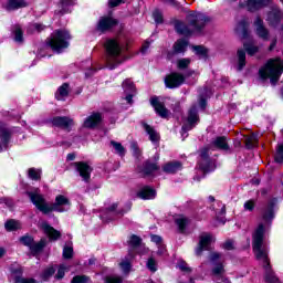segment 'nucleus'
<instances>
[{"mask_svg": "<svg viewBox=\"0 0 283 283\" xmlns=\"http://www.w3.org/2000/svg\"><path fill=\"white\" fill-rule=\"evenodd\" d=\"M151 105L155 108V112L161 116V118H167L169 112L167 108H165V105H163L160 102H158L157 98L151 99Z\"/></svg>", "mask_w": 283, "mask_h": 283, "instance_id": "nucleus-23", "label": "nucleus"}, {"mask_svg": "<svg viewBox=\"0 0 283 283\" xmlns=\"http://www.w3.org/2000/svg\"><path fill=\"white\" fill-rule=\"evenodd\" d=\"M28 196L34 207H36V209L42 213H50L51 211H56L57 213H65V211H70V207H72V202H70V199L63 195H57L55 197L54 203H52L51 206L45 202V198H43V195L36 191L28 192Z\"/></svg>", "mask_w": 283, "mask_h": 283, "instance_id": "nucleus-2", "label": "nucleus"}, {"mask_svg": "<svg viewBox=\"0 0 283 283\" xmlns=\"http://www.w3.org/2000/svg\"><path fill=\"white\" fill-rule=\"evenodd\" d=\"M129 243H130L133 247H138V244H140V237L132 235V237H130V240H129Z\"/></svg>", "mask_w": 283, "mask_h": 283, "instance_id": "nucleus-57", "label": "nucleus"}, {"mask_svg": "<svg viewBox=\"0 0 283 283\" xmlns=\"http://www.w3.org/2000/svg\"><path fill=\"white\" fill-rule=\"evenodd\" d=\"M106 48V65L109 70H116L118 65L125 62V55H123V48L118 41L111 39L105 43Z\"/></svg>", "mask_w": 283, "mask_h": 283, "instance_id": "nucleus-3", "label": "nucleus"}, {"mask_svg": "<svg viewBox=\"0 0 283 283\" xmlns=\"http://www.w3.org/2000/svg\"><path fill=\"white\" fill-rule=\"evenodd\" d=\"M123 90L124 94H126L125 101L128 103V105H132V103H134L133 98L136 96V86H134V82L130 80H125L123 82Z\"/></svg>", "mask_w": 283, "mask_h": 283, "instance_id": "nucleus-13", "label": "nucleus"}, {"mask_svg": "<svg viewBox=\"0 0 283 283\" xmlns=\"http://www.w3.org/2000/svg\"><path fill=\"white\" fill-rule=\"evenodd\" d=\"M14 34V41L17 43H23V30H21V27L15 25L13 30Z\"/></svg>", "mask_w": 283, "mask_h": 283, "instance_id": "nucleus-37", "label": "nucleus"}, {"mask_svg": "<svg viewBox=\"0 0 283 283\" xmlns=\"http://www.w3.org/2000/svg\"><path fill=\"white\" fill-rule=\"evenodd\" d=\"M238 56V70H242L247 65V53L243 50H239L237 53Z\"/></svg>", "mask_w": 283, "mask_h": 283, "instance_id": "nucleus-33", "label": "nucleus"}, {"mask_svg": "<svg viewBox=\"0 0 283 283\" xmlns=\"http://www.w3.org/2000/svg\"><path fill=\"white\" fill-rule=\"evenodd\" d=\"M149 50V42H145L143 45H142V54H147V51Z\"/></svg>", "mask_w": 283, "mask_h": 283, "instance_id": "nucleus-63", "label": "nucleus"}, {"mask_svg": "<svg viewBox=\"0 0 283 283\" xmlns=\"http://www.w3.org/2000/svg\"><path fill=\"white\" fill-rule=\"evenodd\" d=\"M163 169L166 174H176V171H180V169H182V164L179 161L168 163L164 165Z\"/></svg>", "mask_w": 283, "mask_h": 283, "instance_id": "nucleus-27", "label": "nucleus"}, {"mask_svg": "<svg viewBox=\"0 0 283 283\" xmlns=\"http://www.w3.org/2000/svg\"><path fill=\"white\" fill-rule=\"evenodd\" d=\"M253 209H255V201H253V200H248V201L244 203V210H245V211H253Z\"/></svg>", "mask_w": 283, "mask_h": 283, "instance_id": "nucleus-54", "label": "nucleus"}, {"mask_svg": "<svg viewBox=\"0 0 283 283\" xmlns=\"http://www.w3.org/2000/svg\"><path fill=\"white\" fill-rule=\"evenodd\" d=\"M182 83H185V76L180 73H171L165 78L166 87H169L170 90H174V87H180Z\"/></svg>", "mask_w": 283, "mask_h": 283, "instance_id": "nucleus-11", "label": "nucleus"}, {"mask_svg": "<svg viewBox=\"0 0 283 283\" xmlns=\"http://www.w3.org/2000/svg\"><path fill=\"white\" fill-rule=\"evenodd\" d=\"M283 72V62L281 59L268 61V63L259 71L261 78H270L272 85L280 81Z\"/></svg>", "mask_w": 283, "mask_h": 283, "instance_id": "nucleus-4", "label": "nucleus"}, {"mask_svg": "<svg viewBox=\"0 0 283 283\" xmlns=\"http://www.w3.org/2000/svg\"><path fill=\"white\" fill-rule=\"evenodd\" d=\"M69 94H70V85L67 83H64L57 88L55 93V98L57 101H65Z\"/></svg>", "mask_w": 283, "mask_h": 283, "instance_id": "nucleus-24", "label": "nucleus"}, {"mask_svg": "<svg viewBox=\"0 0 283 283\" xmlns=\"http://www.w3.org/2000/svg\"><path fill=\"white\" fill-rule=\"evenodd\" d=\"M8 143H10V130L2 129L0 133V151L8 149Z\"/></svg>", "mask_w": 283, "mask_h": 283, "instance_id": "nucleus-25", "label": "nucleus"}, {"mask_svg": "<svg viewBox=\"0 0 283 283\" xmlns=\"http://www.w3.org/2000/svg\"><path fill=\"white\" fill-rule=\"evenodd\" d=\"M101 120H103L101 113H92L84 119L83 127L85 129H94V127L101 125Z\"/></svg>", "mask_w": 283, "mask_h": 283, "instance_id": "nucleus-12", "label": "nucleus"}, {"mask_svg": "<svg viewBox=\"0 0 283 283\" xmlns=\"http://www.w3.org/2000/svg\"><path fill=\"white\" fill-rule=\"evenodd\" d=\"M21 244L24 247H28L31 251V253H39L43 251V247H45V239H42L40 242H34V239L30 235H24L20 238Z\"/></svg>", "mask_w": 283, "mask_h": 283, "instance_id": "nucleus-8", "label": "nucleus"}, {"mask_svg": "<svg viewBox=\"0 0 283 283\" xmlns=\"http://www.w3.org/2000/svg\"><path fill=\"white\" fill-rule=\"evenodd\" d=\"M213 240V235L209 233H202L199 238V244L196 249V254L201 255L203 251H207L209 249V244H211Z\"/></svg>", "mask_w": 283, "mask_h": 283, "instance_id": "nucleus-15", "label": "nucleus"}, {"mask_svg": "<svg viewBox=\"0 0 283 283\" xmlns=\"http://www.w3.org/2000/svg\"><path fill=\"white\" fill-rule=\"evenodd\" d=\"M158 169H160V167H158L157 164L147 163L144 168V174L146 176H149V175L154 174V171H158Z\"/></svg>", "mask_w": 283, "mask_h": 283, "instance_id": "nucleus-36", "label": "nucleus"}, {"mask_svg": "<svg viewBox=\"0 0 283 283\" xmlns=\"http://www.w3.org/2000/svg\"><path fill=\"white\" fill-rule=\"evenodd\" d=\"M190 63V59H180L177 61V66L179 70H186V67H189Z\"/></svg>", "mask_w": 283, "mask_h": 283, "instance_id": "nucleus-42", "label": "nucleus"}, {"mask_svg": "<svg viewBox=\"0 0 283 283\" xmlns=\"http://www.w3.org/2000/svg\"><path fill=\"white\" fill-rule=\"evenodd\" d=\"M199 120L200 118L198 117V109H196V106H192L189 109L188 117L182 126V136H185V134H187V132L190 129H193V126L198 125Z\"/></svg>", "mask_w": 283, "mask_h": 283, "instance_id": "nucleus-9", "label": "nucleus"}, {"mask_svg": "<svg viewBox=\"0 0 283 283\" xmlns=\"http://www.w3.org/2000/svg\"><path fill=\"white\" fill-rule=\"evenodd\" d=\"M130 149H132L133 156H135V158H140V148H138V144L132 143Z\"/></svg>", "mask_w": 283, "mask_h": 283, "instance_id": "nucleus-50", "label": "nucleus"}, {"mask_svg": "<svg viewBox=\"0 0 283 283\" xmlns=\"http://www.w3.org/2000/svg\"><path fill=\"white\" fill-rule=\"evenodd\" d=\"M40 228L48 235L49 240H57L61 238V232L54 229L52 226L48 224L45 221L40 222Z\"/></svg>", "mask_w": 283, "mask_h": 283, "instance_id": "nucleus-17", "label": "nucleus"}, {"mask_svg": "<svg viewBox=\"0 0 283 283\" xmlns=\"http://www.w3.org/2000/svg\"><path fill=\"white\" fill-rule=\"evenodd\" d=\"M65 271H69V268L65 265H60L55 275L56 280H63V277L65 276Z\"/></svg>", "mask_w": 283, "mask_h": 283, "instance_id": "nucleus-46", "label": "nucleus"}, {"mask_svg": "<svg viewBox=\"0 0 283 283\" xmlns=\"http://www.w3.org/2000/svg\"><path fill=\"white\" fill-rule=\"evenodd\" d=\"M209 259L210 262H212L211 275L214 282L221 280V282L223 283H231L227 280V277H224V273H227V271L224 270V263L222 262V254L218 252H212Z\"/></svg>", "mask_w": 283, "mask_h": 283, "instance_id": "nucleus-6", "label": "nucleus"}, {"mask_svg": "<svg viewBox=\"0 0 283 283\" xmlns=\"http://www.w3.org/2000/svg\"><path fill=\"white\" fill-rule=\"evenodd\" d=\"M15 283H36L34 279L15 277Z\"/></svg>", "mask_w": 283, "mask_h": 283, "instance_id": "nucleus-56", "label": "nucleus"}, {"mask_svg": "<svg viewBox=\"0 0 283 283\" xmlns=\"http://www.w3.org/2000/svg\"><path fill=\"white\" fill-rule=\"evenodd\" d=\"M123 280L120 277L116 276H107L106 277V283H122Z\"/></svg>", "mask_w": 283, "mask_h": 283, "instance_id": "nucleus-59", "label": "nucleus"}, {"mask_svg": "<svg viewBox=\"0 0 283 283\" xmlns=\"http://www.w3.org/2000/svg\"><path fill=\"white\" fill-rule=\"evenodd\" d=\"M116 23H118V21H116V19L112 18L111 15L103 17L98 21L97 30L99 32H106V30H112Z\"/></svg>", "mask_w": 283, "mask_h": 283, "instance_id": "nucleus-16", "label": "nucleus"}, {"mask_svg": "<svg viewBox=\"0 0 283 283\" xmlns=\"http://www.w3.org/2000/svg\"><path fill=\"white\" fill-rule=\"evenodd\" d=\"M254 32L259 39H262L263 41H269V30H266V27H264V22L262 19L256 18L254 20Z\"/></svg>", "mask_w": 283, "mask_h": 283, "instance_id": "nucleus-14", "label": "nucleus"}, {"mask_svg": "<svg viewBox=\"0 0 283 283\" xmlns=\"http://www.w3.org/2000/svg\"><path fill=\"white\" fill-rule=\"evenodd\" d=\"M75 167H76L81 178H83V180H85L87 182V180H90V176L92 174V167L83 161L75 163Z\"/></svg>", "mask_w": 283, "mask_h": 283, "instance_id": "nucleus-19", "label": "nucleus"}, {"mask_svg": "<svg viewBox=\"0 0 283 283\" xmlns=\"http://www.w3.org/2000/svg\"><path fill=\"white\" fill-rule=\"evenodd\" d=\"M41 30H43V25L41 24L35 23L29 27L30 32H41Z\"/></svg>", "mask_w": 283, "mask_h": 283, "instance_id": "nucleus-58", "label": "nucleus"}, {"mask_svg": "<svg viewBox=\"0 0 283 283\" xmlns=\"http://www.w3.org/2000/svg\"><path fill=\"white\" fill-rule=\"evenodd\" d=\"M111 145L115 149V153L118 154V156L123 157V156H125V154H127V150L125 149L123 144L117 143V142H111Z\"/></svg>", "mask_w": 283, "mask_h": 283, "instance_id": "nucleus-35", "label": "nucleus"}, {"mask_svg": "<svg viewBox=\"0 0 283 283\" xmlns=\"http://www.w3.org/2000/svg\"><path fill=\"white\" fill-rule=\"evenodd\" d=\"M134 256L132 254H129L128 256H126L120 263L119 266L123 271V273H129V271H132V259Z\"/></svg>", "mask_w": 283, "mask_h": 283, "instance_id": "nucleus-29", "label": "nucleus"}, {"mask_svg": "<svg viewBox=\"0 0 283 283\" xmlns=\"http://www.w3.org/2000/svg\"><path fill=\"white\" fill-rule=\"evenodd\" d=\"M74 255V248L72 245H65L63 249V258L64 260H70Z\"/></svg>", "mask_w": 283, "mask_h": 283, "instance_id": "nucleus-39", "label": "nucleus"}, {"mask_svg": "<svg viewBox=\"0 0 283 283\" xmlns=\"http://www.w3.org/2000/svg\"><path fill=\"white\" fill-rule=\"evenodd\" d=\"M223 247L228 251H231L233 249V241H227Z\"/></svg>", "mask_w": 283, "mask_h": 283, "instance_id": "nucleus-64", "label": "nucleus"}, {"mask_svg": "<svg viewBox=\"0 0 283 283\" xmlns=\"http://www.w3.org/2000/svg\"><path fill=\"white\" fill-rule=\"evenodd\" d=\"M118 209V203H113L109 209H108V216H116V213H119V216H123V213H125V211L119 210Z\"/></svg>", "mask_w": 283, "mask_h": 283, "instance_id": "nucleus-44", "label": "nucleus"}, {"mask_svg": "<svg viewBox=\"0 0 283 283\" xmlns=\"http://www.w3.org/2000/svg\"><path fill=\"white\" fill-rule=\"evenodd\" d=\"M70 39H72L70 32L66 30H57L52 33L48 43L53 52L61 53L63 50H66V48H70Z\"/></svg>", "mask_w": 283, "mask_h": 283, "instance_id": "nucleus-5", "label": "nucleus"}, {"mask_svg": "<svg viewBox=\"0 0 283 283\" xmlns=\"http://www.w3.org/2000/svg\"><path fill=\"white\" fill-rule=\"evenodd\" d=\"M275 216V210L273 203H269L263 212V220L269 222V220H273Z\"/></svg>", "mask_w": 283, "mask_h": 283, "instance_id": "nucleus-31", "label": "nucleus"}, {"mask_svg": "<svg viewBox=\"0 0 283 283\" xmlns=\"http://www.w3.org/2000/svg\"><path fill=\"white\" fill-rule=\"evenodd\" d=\"M207 151H209V148H203L201 150V160H202V164L199 165V169H202V171L205 174L211 171V161H209V155L207 154Z\"/></svg>", "mask_w": 283, "mask_h": 283, "instance_id": "nucleus-21", "label": "nucleus"}, {"mask_svg": "<svg viewBox=\"0 0 283 283\" xmlns=\"http://www.w3.org/2000/svg\"><path fill=\"white\" fill-rule=\"evenodd\" d=\"M176 30L179 32V34H189V30H187V27H185L182 23L177 24Z\"/></svg>", "mask_w": 283, "mask_h": 283, "instance_id": "nucleus-53", "label": "nucleus"}, {"mask_svg": "<svg viewBox=\"0 0 283 283\" xmlns=\"http://www.w3.org/2000/svg\"><path fill=\"white\" fill-rule=\"evenodd\" d=\"M193 52L198 55L205 59L207 56V49L205 46H193Z\"/></svg>", "mask_w": 283, "mask_h": 283, "instance_id": "nucleus-43", "label": "nucleus"}, {"mask_svg": "<svg viewBox=\"0 0 283 283\" xmlns=\"http://www.w3.org/2000/svg\"><path fill=\"white\" fill-rule=\"evenodd\" d=\"M223 149L227 150L229 149V144L227 143V137H218L217 140L212 143V149Z\"/></svg>", "mask_w": 283, "mask_h": 283, "instance_id": "nucleus-28", "label": "nucleus"}, {"mask_svg": "<svg viewBox=\"0 0 283 283\" xmlns=\"http://www.w3.org/2000/svg\"><path fill=\"white\" fill-rule=\"evenodd\" d=\"M224 213H227V208L222 206L219 214H217V219L219 220V222H222V224H224V219H223Z\"/></svg>", "mask_w": 283, "mask_h": 283, "instance_id": "nucleus-55", "label": "nucleus"}, {"mask_svg": "<svg viewBox=\"0 0 283 283\" xmlns=\"http://www.w3.org/2000/svg\"><path fill=\"white\" fill-rule=\"evenodd\" d=\"M275 163H283V144L277 146Z\"/></svg>", "mask_w": 283, "mask_h": 283, "instance_id": "nucleus-45", "label": "nucleus"}, {"mask_svg": "<svg viewBox=\"0 0 283 283\" xmlns=\"http://www.w3.org/2000/svg\"><path fill=\"white\" fill-rule=\"evenodd\" d=\"M147 269L151 271V273H156L158 271V263L154 258L148 259Z\"/></svg>", "mask_w": 283, "mask_h": 283, "instance_id": "nucleus-41", "label": "nucleus"}, {"mask_svg": "<svg viewBox=\"0 0 283 283\" xmlns=\"http://www.w3.org/2000/svg\"><path fill=\"white\" fill-rule=\"evenodd\" d=\"M153 19L156 23H163V13L159 10L153 12Z\"/></svg>", "mask_w": 283, "mask_h": 283, "instance_id": "nucleus-51", "label": "nucleus"}, {"mask_svg": "<svg viewBox=\"0 0 283 283\" xmlns=\"http://www.w3.org/2000/svg\"><path fill=\"white\" fill-rule=\"evenodd\" d=\"M258 143V137L255 135H252L250 137H245V145L247 147L251 148Z\"/></svg>", "mask_w": 283, "mask_h": 283, "instance_id": "nucleus-47", "label": "nucleus"}, {"mask_svg": "<svg viewBox=\"0 0 283 283\" xmlns=\"http://www.w3.org/2000/svg\"><path fill=\"white\" fill-rule=\"evenodd\" d=\"M4 229L8 231H19V229H21V222L14 219L8 220L4 223Z\"/></svg>", "mask_w": 283, "mask_h": 283, "instance_id": "nucleus-32", "label": "nucleus"}, {"mask_svg": "<svg viewBox=\"0 0 283 283\" xmlns=\"http://www.w3.org/2000/svg\"><path fill=\"white\" fill-rule=\"evenodd\" d=\"M230 1L231 3H235L238 0ZM269 3H271V0H239V7L245 8L250 12H255L256 10L264 8V6H269Z\"/></svg>", "mask_w": 283, "mask_h": 283, "instance_id": "nucleus-7", "label": "nucleus"}, {"mask_svg": "<svg viewBox=\"0 0 283 283\" xmlns=\"http://www.w3.org/2000/svg\"><path fill=\"white\" fill-rule=\"evenodd\" d=\"M244 50L245 52H248L249 56H253V54H256L258 52V46L253 45V43L251 42H248V43H244Z\"/></svg>", "mask_w": 283, "mask_h": 283, "instance_id": "nucleus-38", "label": "nucleus"}, {"mask_svg": "<svg viewBox=\"0 0 283 283\" xmlns=\"http://www.w3.org/2000/svg\"><path fill=\"white\" fill-rule=\"evenodd\" d=\"M274 18V20L276 21V23H277V21H280V12H272V13H270L269 14V20L271 21V19H273Z\"/></svg>", "mask_w": 283, "mask_h": 283, "instance_id": "nucleus-61", "label": "nucleus"}, {"mask_svg": "<svg viewBox=\"0 0 283 283\" xmlns=\"http://www.w3.org/2000/svg\"><path fill=\"white\" fill-rule=\"evenodd\" d=\"M144 129L149 136V140L151 143H158V140H160V135L158 134V132H156V129H154V127L149 126V124H144Z\"/></svg>", "mask_w": 283, "mask_h": 283, "instance_id": "nucleus-26", "label": "nucleus"}, {"mask_svg": "<svg viewBox=\"0 0 283 283\" xmlns=\"http://www.w3.org/2000/svg\"><path fill=\"white\" fill-rule=\"evenodd\" d=\"M55 271L56 270L53 266L48 268L42 274L43 280H48L49 277H52V275H54Z\"/></svg>", "mask_w": 283, "mask_h": 283, "instance_id": "nucleus-48", "label": "nucleus"}, {"mask_svg": "<svg viewBox=\"0 0 283 283\" xmlns=\"http://www.w3.org/2000/svg\"><path fill=\"white\" fill-rule=\"evenodd\" d=\"M28 7V1L25 0H7L3 4L4 10L8 12H12L14 10H19V8Z\"/></svg>", "mask_w": 283, "mask_h": 283, "instance_id": "nucleus-20", "label": "nucleus"}, {"mask_svg": "<svg viewBox=\"0 0 283 283\" xmlns=\"http://www.w3.org/2000/svg\"><path fill=\"white\" fill-rule=\"evenodd\" d=\"M264 233H266V228L263 223H260L253 233V251L256 260L261 262L263 269H265V282L266 283H280L277 276L271 271L269 268V250L262 247V242H264Z\"/></svg>", "mask_w": 283, "mask_h": 283, "instance_id": "nucleus-1", "label": "nucleus"}, {"mask_svg": "<svg viewBox=\"0 0 283 283\" xmlns=\"http://www.w3.org/2000/svg\"><path fill=\"white\" fill-rule=\"evenodd\" d=\"M188 19L197 32H200V29L209 23V18L203 13H191L188 15Z\"/></svg>", "mask_w": 283, "mask_h": 283, "instance_id": "nucleus-10", "label": "nucleus"}, {"mask_svg": "<svg viewBox=\"0 0 283 283\" xmlns=\"http://www.w3.org/2000/svg\"><path fill=\"white\" fill-rule=\"evenodd\" d=\"M137 196L142 200H154V198H156V190L149 187H144L138 191Z\"/></svg>", "mask_w": 283, "mask_h": 283, "instance_id": "nucleus-22", "label": "nucleus"}, {"mask_svg": "<svg viewBox=\"0 0 283 283\" xmlns=\"http://www.w3.org/2000/svg\"><path fill=\"white\" fill-rule=\"evenodd\" d=\"M178 268L180 271H191V269H189L185 262H179Z\"/></svg>", "mask_w": 283, "mask_h": 283, "instance_id": "nucleus-62", "label": "nucleus"}, {"mask_svg": "<svg viewBox=\"0 0 283 283\" xmlns=\"http://www.w3.org/2000/svg\"><path fill=\"white\" fill-rule=\"evenodd\" d=\"M88 281L90 279L85 275H76L75 277H73L71 283H87Z\"/></svg>", "mask_w": 283, "mask_h": 283, "instance_id": "nucleus-49", "label": "nucleus"}, {"mask_svg": "<svg viewBox=\"0 0 283 283\" xmlns=\"http://www.w3.org/2000/svg\"><path fill=\"white\" fill-rule=\"evenodd\" d=\"M187 45H189L187 40H178L174 45V52L176 54H180L187 50Z\"/></svg>", "mask_w": 283, "mask_h": 283, "instance_id": "nucleus-30", "label": "nucleus"}, {"mask_svg": "<svg viewBox=\"0 0 283 283\" xmlns=\"http://www.w3.org/2000/svg\"><path fill=\"white\" fill-rule=\"evenodd\" d=\"M54 127H61L62 129H72L74 127V119L71 117H54L52 119Z\"/></svg>", "mask_w": 283, "mask_h": 283, "instance_id": "nucleus-18", "label": "nucleus"}, {"mask_svg": "<svg viewBox=\"0 0 283 283\" xmlns=\"http://www.w3.org/2000/svg\"><path fill=\"white\" fill-rule=\"evenodd\" d=\"M29 178H31V180H41V170L35 168H30Z\"/></svg>", "mask_w": 283, "mask_h": 283, "instance_id": "nucleus-40", "label": "nucleus"}, {"mask_svg": "<svg viewBox=\"0 0 283 283\" xmlns=\"http://www.w3.org/2000/svg\"><path fill=\"white\" fill-rule=\"evenodd\" d=\"M150 240H151V242H155V244H159V245L163 242V238H160L159 235H156V234H153L150 237Z\"/></svg>", "mask_w": 283, "mask_h": 283, "instance_id": "nucleus-60", "label": "nucleus"}, {"mask_svg": "<svg viewBox=\"0 0 283 283\" xmlns=\"http://www.w3.org/2000/svg\"><path fill=\"white\" fill-rule=\"evenodd\" d=\"M175 222L178 226L180 231H185V227H187V224H189V219H187V217H185L182 214H179L175 219Z\"/></svg>", "mask_w": 283, "mask_h": 283, "instance_id": "nucleus-34", "label": "nucleus"}, {"mask_svg": "<svg viewBox=\"0 0 283 283\" xmlns=\"http://www.w3.org/2000/svg\"><path fill=\"white\" fill-rule=\"evenodd\" d=\"M11 273L12 275H21V273H23V268H21L19 264L12 265Z\"/></svg>", "mask_w": 283, "mask_h": 283, "instance_id": "nucleus-52", "label": "nucleus"}]
</instances>
